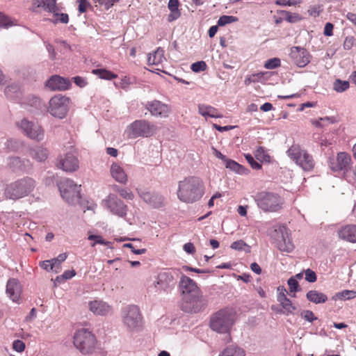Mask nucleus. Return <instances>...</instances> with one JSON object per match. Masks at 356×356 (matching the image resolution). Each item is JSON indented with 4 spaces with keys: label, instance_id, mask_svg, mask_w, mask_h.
Here are the masks:
<instances>
[{
    "label": "nucleus",
    "instance_id": "nucleus-1",
    "mask_svg": "<svg viewBox=\"0 0 356 356\" xmlns=\"http://www.w3.org/2000/svg\"><path fill=\"white\" fill-rule=\"evenodd\" d=\"M204 193V184L197 177H188L178 183L177 197L183 202H195L202 197Z\"/></svg>",
    "mask_w": 356,
    "mask_h": 356
},
{
    "label": "nucleus",
    "instance_id": "nucleus-2",
    "mask_svg": "<svg viewBox=\"0 0 356 356\" xmlns=\"http://www.w3.org/2000/svg\"><path fill=\"white\" fill-rule=\"evenodd\" d=\"M236 321V312L232 307H225L214 313L209 322L211 329L220 334H226V341L231 340L230 331Z\"/></svg>",
    "mask_w": 356,
    "mask_h": 356
},
{
    "label": "nucleus",
    "instance_id": "nucleus-3",
    "mask_svg": "<svg viewBox=\"0 0 356 356\" xmlns=\"http://www.w3.org/2000/svg\"><path fill=\"white\" fill-rule=\"evenodd\" d=\"M35 187V180L31 177H25L8 185L5 195L7 198L17 200L28 196L33 191Z\"/></svg>",
    "mask_w": 356,
    "mask_h": 356
},
{
    "label": "nucleus",
    "instance_id": "nucleus-4",
    "mask_svg": "<svg viewBox=\"0 0 356 356\" xmlns=\"http://www.w3.org/2000/svg\"><path fill=\"white\" fill-rule=\"evenodd\" d=\"M123 325L130 332L139 330L143 323V318L139 307L134 305L124 307L121 311Z\"/></svg>",
    "mask_w": 356,
    "mask_h": 356
},
{
    "label": "nucleus",
    "instance_id": "nucleus-5",
    "mask_svg": "<svg viewBox=\"0 0 356 356\" xmlns=\"http://www.w3.org/2000/svg\"><path fill=\"white\" fill-rule=\"evenodd\" d=\"M257 205L264 212H276L282 207L283 200L280 196L271 192L262 191L254 197Z\"/></svg>",
    "mask_w": 356,
    "mask_h": 356
},
{
    "label": "nucleus",
    "instance_id": "nucleus-6",
    "mask_svg": "<svg viewBox=\"0 0 356 356\" xmlns=\"http://www.w3.org/2000/svg\"><path fill=\"white\" fill-rule=\"evenodd\" d=\"M96 343L95 336L87 329L79 330L74 336V345L82 354H92Z\"/></svg>",
    "mask_w": 356,
    "mask_h": 356
},
{
    "label": "nucleus",
    "instance_id": "nucleus-7",
    "mask_svg": "<svg viewBox=\"0 0 356 356\" xmlns=\"http://www.w3.org/2000/svg\"><path fill=\"white\" fill-rule=\"evenodd\" d=\"M289 157L305 171H311L314 167V161L312 155L299 145H292L288 150Z\"/></svg>",
    "mask_w": 356,
    "mask_h": 356
},
{
    "label": "nucleus",
    "instance_id": "nucleus-8",
    "mask_svg": "<svg viewBox=\"0 0 356 356\" xmlns=\"http://www.w3.org/2000/svg\"><path fill=\"white\" fill-rule=\"evenodd\" d=\"M80 186L67 178L62 179L58 184L61 197L69 204H74L81 198Z\"/></svg>",
    "mask_w": 356,
    "mask_h": 356
},
{
    "label": "nucleus",
    "instance_id": "nucleus-9",
    "mask_svg": "<svg viewBox=\"0 0 356 356\" xmlns=\"http://www.w3.org/2000/svg\"><path fill=\"white\" fill-rule=\"evenodd\" d=\"M17 126L31 140L40 142L44 139V131L38 122L24 118L17 123Z\"/></svg>",
    "mask_w": 356,
    "mask_h": 356
},
{
    "label": "nucleus",
    "instance_id": "nucleus-10",
    "mask_svg": "<svg viewBox=\"0 0 356 356\" xmlns=\"http://www.w3.org/2000/svg\"><path fill=\"white\" fill-rule=\"evenodd\" d=\"M70 99L61 95H56L51 98L49 102L48 111L58 118L65 117L69 109Z\"/></svg>",
    "mask_w": 356,
    "mask_h": 356
},
{
    "label": "nucleus",
    "instance_id": "nucleus-11",
    "mask_svg": "<svg viewBox=\"0 0 356 356\" xmlns=\"http://www.w3.org/2000/svg\"><path fill=\"white\" fill-rule=\"evenodd\" d=\"M207 305V300L206 298L200 292L188 297V298H183L181 309L185 312L195 314L204 309Z\"/></svg>",
    "mask_w": 356,
    "mask_h": 356
},
{
    "label": "nucleus",
    "instance_id": "nucleus-12",
    "mask_svg": "<svg viewBox=\"0 0 356 356\" xmlns=\"http://www.w3.org/2000/svg\"><path fill=\"white\" fill-rule=\"evenodd\" d=\"M351 163V156L344 152H339L336 157H330L328 161V165L332 171L343 172L344 176L348 172Z\"/></svg>",
    "mask_w": 356,
    "mask_h": 356
},
{
    "label": "nucleus",
    "instance_id": "nucleus-13",
    "mask_svg": "<svg viewBox=\"0 0 356 356\" xmlns=\"http://www.w3.org/2000/svg\"><path fill=\"white\" fill-rule=\"evenodd\" d=\"M179 274V271L177 269H170L160 273L157 277L156 284L159 289L165 291H170L175 287Z\"/></svg>",
    "mask_w": 356,
    "mask_h": 356
},
{
    "label": "nucleus",
    "instance_id": "nucleus-14",
    "mask_svg": "<svg viewBox=\"0 0 356 356\" xmlns=\"http://www.w3.org/2000/svg\"><path fill=\"white\" fill-rule=\"evenodd\" d=\"M133 138L148 137L154 133V126L145 120H138L132 122L130 126Z\"/></svg>",
    "mask_w": 356,
    "mask_h": 356
},
{
    "label": "nucleus",
    "instance_id": "nucleus-15",
    "mask_svg": "<svg viewBox=\"0 0 356 356\" xmlns=\"http://www.w3.org/2000/svg\"><path fill=\"white\" fill-rule=\"evenodd\" d=\"M145 108L152 116L161 118L168 117L171 111L170 106L156 99L147 102L145 104Z\"/></svg>",
    "mask_w": 356,
    "mask_h": 356
},
{
    "label": "nucleus",
    "instance_id": "nucleus-16",
    "mask_svg": "<svg viewBox=\"0 0 356 356\" xmlns=\"http://www.w3.org/2000/svg\"><path fill=\"white\" fill-rule=\"evenodd\" d=\"M108 209L113 213L119 217L123 218L127 215V207L122 200L119 199L115 195L110 194L105 200Z\"/></svg>",
    "mask_w": 356,
    "mask_h": 356
},
{
    "label": "nucleus",
    "instance_id": "nucleus-17",
    "mask_svg": "<svg viewBox=\"0 0 356 356\" xmlns=\"http://www.w3.org/2000/svg\"><path fill=\"white\" fill-rule=\"evenodd\" d=\"M179 288L183 298H188L191 296L201 292L195 282L185 275H181L179 281Z\"/></svg>",
    "mask_w": 356,
    "mask_h": 356
},
{
    "label": "nucleus",
    "instance_id": "nucleus-18",
    "mask_svg": "<svg viewBox=\"0 0 356 356\" xmlns=\"http://www.w3.org/2000/svg\"><path fill=\"white\" fill-rule=\"evenodd\" d=\"M56 165L64 171L72 172L79 168V161L73 154L67 153L58 159Z\"/></svg>",
    "mask_w": 356,
    "mask_h": 356
},
{
    "label": "nucleus",
    "instance_id": "nucleus-19",
    "mask_svg": "<svg viewBox=\"0 0 356 356\" xmlns=\"http://www.w3.org/2000/svg\"><path fill=\"white\" fill-rule=\"evenodd\" d=\"M290 57L293 62L300 67H303L309 63L308 51L300 47H291Z\"/></svg>",
    "mask_w": 356,
    "mask_h": 356
},
{
    "label": "nucleus",
    "instance_id": "nucleus-20",
    "mask_svg": "<svg viewBox=\"0 0 356 356\" xmlns=\"http://www.w3.org/2000/svg\"><path fill=\"white\" fill-rule=\"evenodd\" d=\"M139 196L150 206L159 208L161 207L163 204V197L156 193H150L145 190L138 191Z\"/></svg>",
    "mask_w": 356,
    "mask_h": 356
},
{
    "label": "nucleus",
    "instance_id": "nucleus-21",
    "mask_svg": "<svg viewBox=\"0 0 356 356\" xmlns=\"http://www.w3.org/2000/svg\"><path fill=\"white\" fill-rule=\"evenodd\" d=\"M70 81L58 75L51 76L46 82V86L51 90H65L70 86Z\"/></svg>",
    "mask_w": 356,
    "mask_h": 356
},
{
    "label": "nucleus",
    "instance_id": "nucleus-22",
    "mask_svg": "<svg viewBox=\"0 0 356 356\" xmlns=\"http://www.w3.org/2000/svg\"><path fill=\"white\" fill-rule=\"evenodd\" d=\"M88 305L89 309L95 315L106 316L112 312V307L102 300L90 301Z\"/></svg>",
    "mask_w": 356,
    "mask_h": 356
},
{
    "label": "nucleus",
    "instance_id": "nucleus-23",
    "mask_svg": "<svg viewBox=\"0 0 356 356\" xmlns=\"http://www.w3.org/2000/svg\"><path fill=\"white\" fill-rule=\"evenodd\" d=\"M22 293V286L19 282L15 278L8 280L6 284V293L13 301L17 302Z\"/></svg>",
    "mask_w": 356,
    "mask_h": 356
},
{
    "label": "nucleus",
    "instance_id": "nucleus-24",
    "mask_svg": "<svg viewBox=\"0 0 356 356\" xmlns=\"http://www.w3.org/2000/svg\"><path fill=\"white\" fill-rule=\"evenodd\" d=\"M339 237L350 243H356V225H348L341 227L338 231Z\"/></svg>",
    "mask_w": 356,
    "mask_h": 356
},
{
    "label": "nucleus",
    "instance_id": "nucleus-25",
    "mask_svg": "<svg viewBox=\"0 0 356 356\" xmlns=\"http://www.w3.org/2000/svg\"><path fill=\"white\" fill-rule=\"evenodd\" d=\"M111 175L118 182L125 184L127 182V175L124 169L118 163H113L111 166Z\"/></svg>",
    "mask_w": 356,
    "mask_h": 356
},
{
    "label": "nucleus",
    "instance_id": "nucleus-26",
    "mask_svg": "<svg viewBox=\"0 0 356 356\" xmlns=\"http://www.w3.org/2000/svg\"><path fill=\"white\" fill-rule=\"evenodd\" d=\"M30 156L39 162L44 161L49 155L47 149L38 146L35 148H30L29 152Z\"/></svg>",
    "mask_w": 356,
    "mask_h": 356
},
{
    "label": "nucleus",
    "instance_id": "nucleus-27",
    "mask_svg": "<svg viewBox=\"0 0 356 356\" xmlns=\"http://www.w3.org/2000/svg\"><path fill=\"white\" fill-rule=\"evenodd\" d=\"M280 231L282 234L283 243H280L279 249L283 252H291L293 250V245L289 237L286 227H280Z\"/></svg>",
    "mask_w": 356,
    "mask_h": 356
},
{
    "label": "nucleus",
    "instance_id": "nucleus-28",
    "mask_svg": "<svg viewBox=\"0 0 356 356\" xmlns=\"http://www.w3.org/2000/svg\"><path fill=\"white\" fill-rule=\"evenodd\" d=\"M198 112L201 115L205 118H220L222 117L221 114L218 113L216 108L209 105L200 104L198 106Z\"/></svg>",
    "mask_w": 356,
    "mask_h": 356
},
{
    "label": "nucleus",
    "instance_id": "nucleus-29",
    "mask_svg": "<svg viewBox=\"0 0 356 356\" xmlns=\"http://www.w3.org/2000/svg\"><path fill=\"white\" fill-rule=\"evenodd\" d=\"M307 299L315 304L324 303L327 300V297L325 294L316 290L309 291L306 294Z\"/></svg>",
    "mask_w": 356,
    "mask_h": 356
},
{
    "label": "nucleus",
    "instance_id": "nucleus-30",
    "mask_svg": "<svg viewBox=\"0 0 356 356\" xmlns=\"http://www.w3.org/2000/svg\"><path fill=\"white\" fill-rule=\"evenodd\" d=\"M225 165L227 168L230 169L231 170L238 173V174H245V171L248 170L245 169L243 165H240L237 162L234 160L227 159L225 161Z\"/></svg>",
    "mask_w": 356,
    "mask_h": 356
},
{
    "label": "nucleus",
    "instance_id": "nucleus-31",
    "mask_svg": "<svg viewBox=\"0 0 356 356\" xmlns=\"http://www.w3.org/2000/svg\"><path fill=\"white\" fill-rule=\"evenodd\" d=\"M356 298V291L343 290L337 293L332 298L333 300H348Z\"/></svg>",
    "mask_w": 356,
    "mask_h": 356
},
{
    "label": "nucleus",
    "instance_id": "nucleus-32",
    "mask_svg": "<svg viewBox=\"0 0 356 356\" xmlns=\"http://www.w3.org/2000/svg\"><path fill=\"white\" fill-rule=\"evenodd\" d=\"M280 304L282 306V309L284 310H277V312L280 314H285L286 315H288L289 314H293L294 311L296 310L297 309V307L292 303V302L289 299H287Z\"/></svg>",
    "mask_w": 356,
    "mask_h": 356
},
{
    "label": "nucleus",
    "instance_id": "nucleus-33",
    "mask_svg": "<svg viewBox=\"0 0 356 356\" xmlns=\"http://www.w3.org/2000/svg\"><path fill=\"white\" fill-rule=\"evenodd\" d=\"M222 356H245V352L241 348L232 346L225 349Z\"/></svg>",
    "mask_w": 356,
    "mask_h": 356
},
{
    "label": "nucleus",
    "instance_id": "nucleus-34",
    "mask_svg": "<svg viewBox=\"0 0 356 356\" xmlns=\"http://www.w3.org/2000/svg\"><path fill=\"white\" fill-rule=\"evenodd\" d=\"M255 158L260 162L269 163L270 161V156L266 152L264 147H259L254 152Z\"/></svg>",
    "mask_w": 356,
    "mask_h": 356
},
{
    "label": "nucleus",
    "instance_id": "nucleus-35",
    "mask_svg": "<svg viewBox=\"0 0 356 356\" xmlns=\"http://www.w3.org/2000/svg\"><path fill=\"white\" fill-rule=\"evenodd\" d=\"M92 73L98 75L99 78L106 80H111L117 77V74L105 69L93 70Z\"/></svg>",
    "mask_w": 356,
    "mask_h": 356
},
{
    "label": "nucleus",
    "instance_id": "nucleus-36",
    "mask_svg": "<svg viewBox=\"0 0 356 356\" xmlns=\"http://www.w3.org/2000/svg\"><path fill=\"white\" fill-rule=\"evenodd\" d=\"M350 86L348 81H342L341 79H336L333 83V89L338 92H342L346 91Z\"/></svg>",
    "mask_w": 356,
    "mask_h": 356
},
{
    "label": "nucleus",
    "instance_id": "nucleus-37",
    "mask_svg": "<svg viewBox=\"0 0 356 356\" xmlns=\"http://www.w3.org/2000/svg\"><path fill=\"white\" fill-rule=\"evenodd\" d=\"M88 239L90 241H94V242L91 243L92 247H95L96 244H101L111 248V242L105 241L100 235L90 234Z\"/></svg>",
    "mask_w": 356,
    "mask_h": 356
},
{
    "label": "nucleus",
    "instance_id": "nucleus-38",
    "mask_svg": "<svg viewBox=\"0 0 356 356\" xmlns=\"http://www.w3.org/2000/svg\"><path fill=\"white\" fill-rule=\"evenodd\" d=\"M57 0H44L42 2V8L44 10L49 13H54L58 10L56 6Z\"/></svg>",
    "mask_w": 356,
    "mask_h": 356
},
{
    "label": "nucleus",
    "instance_id": "nucleus-39",
    "mask_svg": "<svg viewBox=\"0 0 356 356\" xmlns=\"http://www.w3.org/2000/svg\"><path fill=\"white\" fill-rule=\"evenodd\" d=\"M238 17L232 15H222L218 20V26H223L228 24L238 22Z\"/></svg>",
    "mask_w": 356,
    "mask_h": 356
},
{
    "label": "nucleus",
    "instance_id": "nucleus-40",
    "mask_svg": "<svg viewBox=\"0 0 356 356\" xmlns=\"http://www.w3.org/2000/svg\"><path fill=\"white\" fill-rule=\"evenodd\" d=\"M21 160L18 156L10 157L8 164L13 171H20Z\"/></svg>",
    "mask_w": 356,
    "mask_h": 356
},
{
    "label": "nucleus",
    "instance_id": "nucleus-41",
    "mask_svg": "<svg viewBox=\"0 0 356 356\" xmlns=\"http://www.w3.org/2000/svg\"><path fill=\"white\" fill-rule=\"evenodd\" d=\"M281 61L278 58H273L267 60L264 63V67L268 70H273L280 66Z\"/></svg>",
    "mask_w": 356,
    "mask_h": 356
},
{
    "label": "nucleus",
    "instance_id": "nucleus-42",
    "mask_svg": "<svg viewBox=\"0 0 356 356\" xmlns=\"http://www.w3.org/2000/svg\"><path fill=\"white\" fill-rule=\"evenodd\" d=\"M152 55L154 56V60L158 65L165 60V58L164 56V50L161 47H158L156 50L152 54Z\"/></svg>",
    "mask_w": 356,
    "mask_h": 356
},
{
    "label": "nucleus",
    "instance_id": "nucleus-43",
    "mask_svg": "<svg viewBox=\"0 0 356 356\" xmlns=\"http://www.w3.org/2000/svg\"><path fill=\"white\" fill-rule=\"evenodd\" d=\"M54 16L56 17L55 20L53 21L54 24L60 22L63 24H67L69 22V16L66 13H59L58 10L53 13Z\"/></svg>",
    "mask_w": 356,
    "mask_h": 356
},
{
    "label": "nucleus",
    "instance_id": "nucleus-44",
    "mask_svg": "<svg viewBox=\"0 0 356 356\" xmlns=\"http://www.w3.org/2000/svg\"><path fill=\"white\" fill-rule=\"evenodd\" d=\"M245 158L252 169L259 170L261 168V164L257 162L251 154H245Z\"/></svg>",
    "mask_w": 356,
    "mask_h": 356
},
{
    "label": "nucleus",
    "instance_id": "nucleus-45",
    "mask_svg": "<svg viewBox=\"0 0 356 356\" xmlns=\"http://www.w3.org/2000/svg\"><path fill=\"white\" fill-rule=\"evenodd\" d=\"M191 70L194 72H200L204 71L207 68V64L204 61H197L191 65Z\"/></svg>",
    "mask_w": 356,
    "mask_h": 356
},
{
    "label": "nucleus",
    "instance_id": "nucleus-46",
    "mask_svg": "<svg viewBox=\"0 0 356 356\" xmlns=\"http://www.w3.org/2000/svg\"><path fill=\"white\" fill-rule=\"evenodd\" d=\"M300 316L307 321L308 322L312 323L314 321L317 320V317L315 316L314 314L312 311L310 310H303L300 313Z\"/></svg>",
    "mask_w": 356,
    "mask_h": 356
},
{
    "label": "nucleus",
    "instance_id": "nucleus-47",
    "mask_svg": "<svg viewBox=\"0 0 356 356\" xmlns=\"http://www.w3.org/2000/svg\"><path fill=\"white\" fill-rule=\"evenodd\" d=\"M288 285L289 286V290L291 292H296L299 291L300 289L299 288L298 282L296 277H291L288 280Z\"/></svg>",
    "mask_w": 356,
    "mask_h": 356
},
{
    "label": "nucleus",
    "instance_id": "nucleus-48",
    "mask_svg": "<svg viewBox=\"0 0 356 356\" xmlns=\"http://www.w3.org/2000/svg\"><path fill=\"white\" fill-rule=\"evenodd\" d=\"M67 257V253L60 254L57 257L50 259L52 264H54V268H59L60 264L65 261Z\"/></svg>",
    "mask_w": 356,
    "mask_h": 356
},
{
    "label": "nucleus",
    "instance_id": "nucleus-49",
    "mask_svg": "<svg viewBox=\"0 0 356 356\" xmlns=\"http://www.w3.org/2000/svg\"><path fill=\"white\" fill-rule=\"evenodd\" d=\"M246 246H248V245L243 240H238L233 242L231 244L230 248L236 250H243Z\"/></svg>",
    "mask_w": 356,
    "mask_h": 356
},
{
    "label": "nucleus",
    "instance_id": "nucleus-50",
    "mask_svg": "<svg viewBox=\"0 0 356 356\" xmlns=\"http://www.w3.org/2000/svg\"><path fill=\"white\" fill-rule=\"evenodd\" d=\"M13 348L18 352L21 353L22 352L25 348V344L21 340H15L13 343Z\"/></svg>",
    "mask_w": 356,
    "mask_h": 356
},
{
    "label": "nucleus",
    "instance_id": "nucleus-51",
    "mask_svg": "<svg viewBox=\"0 0 356 356\" xmlns=\"http://www.w3.org/2000/svg\"><path fill=\"white\" fill-rule=\"evenodd\" d=\"M305 280L309 282H314L316 280V275L314 271L311 269L305 270Z\"/></svg>",
    "mask_w": 356,
    "mask_h": 356
},
{
    "label": "nucleus",
    "instance_id": "nucleus-52",
    "mask_svg": "<svg viewBox=\"0 0 356 356\" xmlns=\"http://www.w3.org/2000/svg\"><path fill=\"white\" fill-rule=\"evenodd\" d=\"M40 266L47 271L53 270L54 268V264L50 260L40 261Z\"/></svg>",
    "mask_w": 356,
    "mask_h": 356
},
{
    "label": "nucleus",
    "instance_id": "nucleus-53",
    "mask_svg": "<svg viewBox=\"0 0 356 356\" xmlns=\"http://www.w3.org/2000/svg\"><path fill=\"white\" fill-rule=\"evenodd\" d=\"M181 15L179 10H171L170 13L168 16V21L172 22L177 19Z\"/></svg>",
    "mask_w": 356,
    "mask_h": 356
},
{
    "label": "nucleus",
    "instance_id": "nucleus-54",
    "mask_svg": "<svg viewBox=\"0 0 356 356\" xmlns=\"http://www.w3.org/2000/svg\"><path fill=\"white\" fill-rule=\"evenodd\" d=\"M32 165L29 160L22 159L21 160V168L20 171L28 172L31 169Z\"/></svg>",
    "mask_w": 356,
    "mask_h": 356
},
{
    "label": "nucleus",
    "instance_id": "nucleus-55",
    "mask_svg": "<svg viewBox=\"0 0 356 356\" xmlns=\"http://www.w3.org/2000/svg\"><path fill=\"white\" fill-rule=\"evenodd\" d=\"M119 194L121 197H122L124 199L127 200H133L134 199V194L133 193L127 190L126 188H122V190L119 191Z\"/></svg>",
    "mask_w": 356,
    "mask_h": 356
},
{
    "label": "nucleus",
    "instance_id": "nucleus-56",
    "mask_svg": "<svg viewBox=\"0 0 356 356\" xmlns=\"http://www.w3.org/2000/svg\"><path fill=\"white\" fill-rule=\"evenodd\" d=\"M124 248H128L131 250V252L136 254H142L146 252V249H135L132 243H125L123 245Z\"/></svg>",
    "mask_w": 356,
    "mask_h": 356
},
{
    "label": "nucleus",
    "instance_id": "nucleus-57",
    "mask_svg": "<svg viewBox=\"0 0 356 356\" xmlns=\"http://www.w3.org/2000/svg\"><path fill=\"white\" fill-rule=\"evenodd\" d=\"M11 26L10 19L0 13V26L1 27H8Z\"/></svg>",
    "mask_w": 356,
    "mask_h": 356
},
{
    "label": "nucleus",
    "instance_id": "nucleus-58",
    "mask_svg": "<svg viewBox=\"0 0 356 356\" xmlns=\"http://www.w3.org/2000/svg\"><path fill=\"white\" fill-rule=\"evenodd\" d=\"M76 272L74 270H65L63 275L58 276V279H63L64 280H70L74 276H75Z\"/></svg>",
    "mask_w": 356,
    "mask_h": 356
},
{
    "label": "nucleus",
    "instance_id": "nucleus-59",
    "mask_svg": "<svg viewBox=\"0 0 356 356\" xmlns=\"http://www.w3.org/2000/svg\"><path fill=\"white\" fill-rule=\"evenodd\" d=\"M334 26L332 23L327 22L325 25L323 34L326 36H331L333 35Z\"/></svg>",
    "mask_w": 356,
    "mask_h": 356
},
{
    "label": "nucleus",
    "instance_id": "nucleus-60",
    "mask_svg": "<svg viewBox=\"0 0 356 356\" xmlns=\"http://www.w3.org/2000/svg\"><path fill=\"white\" fill-rule=\"evenodd\" d=\"M275 3L280 6H294L297 4V1L295 0H277Z\"/></svg>",
    "mask_w": 356,
    "mask_h": 356
},
{
    "label": "nucleus",
    "instance_id": "nucleus-61",
    "mask_svg": "<svg viewBox=\"0 0 356 356\" xmlns=\"http://www.w3.org/2000/svg\"><path fill=\"white\" fill-rule=\"evenodd\" d=\"M72 79L74 80V82L76 83V85L81 88L85 87L87 84L86 79L81 76H74L72 78Z\"/></svg>",
    "mask_w": 356,
    "mask_h": 356
},
{
    "label": "nucleus",
    "instance_id": "nucleus-62",
    "mask_svg": "<svg viewBox=\"0 0 356 356\" xmlns=\"http://www.w3.org/2000/svg\"><path fill=\"white\" fill-rule=\"evenodd\" d=\"M354 38L353 37H346L343 42V48L346 50H349L353 45Z\"/></svg>",
    "mask_w": 356,
    "mask_h": 356
},
{
    "label": "nucleus",
    "instance_id": "nucleus-63",
    "mask_svg": "<svg viewBox=\"0 0 356 356\" xmlns=\"http://www.w3.org/2000/svg\"><path fill=\"white\" fill-rule=\"evenodd\" d=\"M302 19V17L298 13H291L289 15V23H296Z\"/></svg>",
    "mask_w": 356,
    "mask_h": 356
},
{
    "label": "nucleus",
    "instance_id": "nucleus-64",
    "mask_svg": "<svg viewBox=\"0 0 356 356\" xmlns=\"http://www.w3.org/2000/svg\"><path fill=\"white\" fill-rule=\"evenodd\" d=\"M183 248L188 254H193L195 252V246L192 243L184 244Z\"/></svg>",
    "mask_w": 356,
    "mask_h": 356
}]
</instances>
